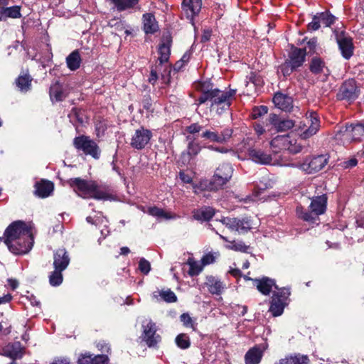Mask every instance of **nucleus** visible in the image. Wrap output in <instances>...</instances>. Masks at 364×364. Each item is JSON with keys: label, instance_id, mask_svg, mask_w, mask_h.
<instances>
[{"label": "nucleus", "instance_id": "nucleus-27", "mask_svg": "<svg viewBox=\"0 0 364 364\" xmlns=\"http://www.w3.org/2000/svg\"><path fill=\"white\" fill-rule=\"evenodd\" d=\"M309 356L301 353H291L279 359L274 364H309Z\"/></svg>", "mask_w": 364, "mask_h": 364}, {"label": "nucleus", "instance_id": "nucleus-12", "mask_svg": "<svg viewBox=\"0 0 364 364\" xmlns=\"http://www.w3.org/2000/svg\"><path fill=\"white\" fill-rule=\"evenodd\" d=\"M271 147L274 149V152L281 150H288L291 153H298L301 151V146L293 145L289 135H278L270 141Z\"/></svg>", "mask_w": 364, "mask_h": 364}, {"label": "nucleus", "instance_id": "nucleus-62", "mask_svg": "<svg viewBox=\"0 0 364 364\" xmlns=\"http://www.w3.org/2000/svg\"><path fill=\"white\" fill-rule=\"evenodd\" d=\"M158 80L157 72L154 69H151L150 76L149 77V82L152 85H154Z\"/></svg>", "mask_w": 364, "mask_h": 364}, {"label": "nucleus", "instance_id": "nucleus-57", "mask_svg": "<svg viewBox=\"0 0 364 364\" xmlns=\"http://www.w3.org/2000/svg\"><path fill=\"white\" fill-rule=\"evenodd\" d=\"M78 364H94L91 355H84L78 359Z\"/></svg>", "mask_w": 364, "mask_h": 364}, {"label": "nucleus", "instance_id": "nucleus-41", "mask_svg": "<svg viewBox=\"0 0 364 364\" xmlns=\"http://www.w3.org/2000/svg\"><path fill=\"white\" fill-rule=\"evenodd\" d=\"M147 213L150 215L156 217L159 219L163 218V219H166V220H169V219H173V218H176L175 215H172L171 213H167V212L164 211L163 209L159 208L156 206L149 207L148 208Z\"/></svg>", "mask_w": 364, "mask_h": 364}, {"label": "nucleus", "instance_id": "nucleus-6", "mask_svg": "<svg viewBox=\"0 0 364 364\" xmlns=\"http://www.w3.org/2000/svg\"><path fill=\"white\" fill-rule=\"evenodd\" d=\"M328 162V156L321 154L306 158L302 163H299L296 167L306 173L311 174L323 169Z\"/></svg>", "mask_w": 364, "mask_h": 364}, {"label": "nucleus", "instance_id": "nucleus-18", "mask_svg": "<svg viewBox=\"0 0 364 364\" xmlns=\"http://www.w3.org/2000/svg\"><path fill=\"white\" fill-rule=\"evenodd\" d=\"M225 91L219 89L210 90V102L211 107L215 109V106H221L222 109H227L230 107L231 103L228 100Z\"/></svg>", "mask_w": 364, "mask_h": 364}, {"label": "nucleus", "instance_id": "nucleus-26", "mask_svg": "<svg viewBox=\"0 0 364 364\" xmlns=\"http://www.w3.org/2000/svg\"><path fill=\"white\" fill-rule=\"evenodd\" d=\"M273 102L277 108L285 112H289L293 107L292 98L280 92L274 95Z\"/></svg>", "mask_w": 364, "mask_h": 364}, {"label": "nucleus", "instance_id": "nucleus-17", "mask_svg": "<svg viewBox=\"0 0 364 364\" xmlns=\"http://www.w3.org/2000/svg\"><path fill=\"white\" fill-rule=\"evenodd\" d=\"M201 7L202 0H182V11L192 25L194 24V17L199 14Z\"/></svg>", "mask_w": 364, "mask_h": 364}, {"label": "nucleus", "instance_id": "nucleus-36", "mask_svg": "<svg viewBox=\"0 0 364 364\" xmlns=\"http://www.w3.org/2000/svg\"><path fill=\"white\" fill-rule=\"evenodd\" d=\"M214 210L210 207H204L193 211V218L200 221H208L214 215Z\"/></svg>", "mask_w": 364, "mask_h": 364}, {"label": "nucleus", "instance_id": "nucleus-59", "mask_svg": "<svg viewBox=\"0 0 364 364\" xmlns=\"http://www.w3.org/2000/svg\"><path fill=\"white\" fill-rule=\"evenodd\" d=\"M98 349L102 353H109L110 347L105 341H100L97 345Z\"/></svg>", "mask_w": 364, "mask_h": 364}, {"label": "nucleus", "instance_id": "nucleus-51", "mask_svg": "<svg viewBox=\"0 0 364 364\" xmlns=\"http://www.w3.org/2000/svg\"><path fill=\"white\" fill-rule=\"evenodd\" d=\"M216 257H217L216 253L213 254V253L209 252V253L205 255L202 257L200 262L203 263V266L210 264H213V262H215Z\"/></svg>", "mask_w": 364, "mask_h": 364}, {"label": "nucleus", "instance_id": "nucleus-37", "mask_svg": "<svg viewBox=\"0 0 364 364\" xmlns=\"http://www.w3.org/2000/svg\"><path fill=\"white\" fill-rule=\"evenodd\" d=\"M32 78L28 74L20 75L16 80V85L21 92H26L31 90Z\"/></svg>", "mask_w": 364, "mask_h": 364}, {"label": "nucleus", "instance_id": "nucleus-43", "mask_svg": "<svg viewBox=\"0 0 364 364\" xmlns=\"http://www.w3.org/2000/svg\"><path fill=\"white\" fill-rule=\"evenodd\" d=\"M187 264L190 267L188 274L191 277L198 275L202 272L204 267L201 262L196 261L193 258H189Z\"/></svg>", "mask_w": 364, "mask_h": 364}, {"label": "nucleus", "instance_id": "nucleus-9", "mask_svg": "<svg viewBox=\"0 0 364 364\" xmlns=\"http://www.w3.org/2000/svg\"><path fill=\"white\" fill-rule=\"evenodd\" d=\"M335 37L342 56L350 59L354 52L353 38L344 31H335Z\"/></svg>", "mask_w": 364, "mask_h": 364}, {"label": "nucleus", "instance_id": "nucleus-31", "mask_svg": "<svg viewBox=\"0 0 364 364\" xmlns=\"http://www.w3.org/2000/svg\"><path fill=\"white\" fill-rule=\"evenodd\" d=\"M171 41L170 38L167 37L163 38L161 43H160L159 46L158 52L160 55L159 58L160 65L167 62L169 59L171 54Z\"/></svg>", "mask_w": 364, "mask_h": 364}, {"label": "nucleus", "instance_id": "nucleus-4", "mask_svg": "<svg viewBox=\"0 0 364 364\" xmlns=\"http://www.w3.org/2000/svg\"><path fill=\"white\" fill-rule=\"evenodd\" d=\"M306 48H292L288 58L281 65V71L284 76L290 75L294 71L302 66L305 61Z\"/></svg>", "mask_w": 364, "mask_h": 364}, {"label": "nucleus", "instance_id": "nucleus-5", "mask_svg": "<svg viewBox=\"0 0 364 364\" xmlns=\"http://www.w3.org/2000/svg\"><path fill=\"white\" fill-rule=\"evenodd\" d=\"M73 146L77 150L82 151L85 155H90L95 159L100 156V149L97 143L85 135L78 136L73 139Z\"/></svg>", "mask_w": 364, "mask_h": 364}, {"label": "nucleus", "instance_id": "nucleus-30", "mask_svg": "<svg viewBox=\"0 0 364 364\" xmlns=\"http://www.w3.org/2000/svg\"><path fill=\"white\" fill-rule=\"evenodd\" d=\"M205 285L208 291L212 294L220 295L224 289L223 282L217 277L208 276L206 278Z\"/></svg>", "mask_w": 364, "mask_h": 364}, {"label": "nucleus", "instance_id": "nucleus-11", "mask_svg": "<svg viewBox=\"0 0 364 364\" xmlns=\"http://www.w3.org/2000/svg\"><path fill=\"white\" fill-rule=\"evenodd\" d=\"M151 137V132L141 127L134 131L129 144L132 148L141 150L149 143Z\"/></svg>", "mask_w": 364, "mask_h": 364}, {"label": "nucleus", "instance_id": "nucleus-47", "mask_svg": "<svg viewBox=\"0 0 364 364\" xmlns=\"http://www.w3.org/2000/svg\"><path fill=\"white\" fill-rule=\"evenodd\" d=\"M63 270L55 269L49 275V283L53 287L59 286L63 282Z\"/></svg>", "mask_w": 364, "mask_h": 364}, {"label": "nucleus", "instance_id": "nucleus-13", "mask_svg": "<svg viewBox=\"0 0 364 364\" xmlns=\"http://www.w3.org/2000/svg\"><path fill=\"white\" fill-rule=\"evenodd\" d=\"M358 96V90L354 80H346L340 87L337 93V99L339 100H355Z\"/></svg>", "mask_w": 364, "mask_h": 364}, {"label": "nucleus", "instance_id": "nucleus-55", "mask_svg": "<svg viewBox=\"0 0 364 364\" xmlns=\"http://www.w3.org/2000/svg\"><path fill=\"white\" fill-rule=\"evenodd\" d=\"M94 364H108L109 358L106 355H97L92 357Z\"/></svg>", "mask_w": 364, "mask_h": 364}, {"label": "nucleus", "instance_id": "nucleus-14", "mask_svg": "<svg viewBox=\"0 0 364 364\" xmlns=\"http://www.w3.org/2000/svg\"><path fill=\"white\" fill-rule=\"evenodd\" d=\"M343 138L348 141H361L364 138V121L346 125L341 129Z\"/></svg>", "mask_w": 364, "mask_h": 364}, {"label": "nucleus", "instance_id": "nucleus-35", "mask_svg": "<svg viewBox=\"0 0 364 364\" xmlns=\"http://www.w3.org/2000/svg\"><path fill=\"white\" fill-rule=\"evenodd\" d=\"M21 9L18 6L11 7L0 8V21H5L7 18H19L21 17Z\"/></svg>", "mask_w": 364, "mask_h": 364}, {"label": "nucleus", "instance_id": "nucleus-21", "mask_svg": "<svg viewBox=\"0 0 364 364\" xmlns=\"http://www.w3.org/2000/svg\"><path fill=\"white\" fill-rule=\"evenodd\" d=\"M269 121L277 132H286L295 127L294 121L279 117L275 114L269 115Z\"/></svg>", "mask_w": 364, "mask_h": 364}, {"label": "nucleus", "instance_id": "nucleus-22", "mask_svg": "<svg viewBox=\"0 0 364 364\" xmlns=\"http://www.w3.org/2000/svg\"><path fill=\"white\" fill-rule=\"evenodd\" d=\"M248 156L252 161L259 164L269 165L273 164L272 155L260 149H249Z\"/></svg>", "mask_w": 364, "mask_h": 364}, {"label": "nucleus", "instance_id": "nucleus-56", "mask_svg": "<svg viewBox=\"0 0 364 364\" xmlns=\"http://www.w3.org/2000/svg\"><path fill=\"white\" fill-rule=\"evenodd\" d=\"M187 132L190 134H196L203 132V127L198 123H193L186 127Z\"/></svg>", "mask_w": 364, "mask_h": 364}, {"label": "nucleus", "instance_id": "nucleus-10", "mask_svg": "<svg viewBox=\"0 0 364 364\" xmlns=\"http://www.w3.org/2000/svg\"><path fill=\"white\" fill-rule=\"evenodd\" d=\"M232 134V130L229 128L223 129L220 132L211 129L203 131L200 137L209 142L225 144L230 139Z\"/></svg>", "mask_w": 364, "mask_h": 364}, {"label": "nucleus", "instance_id": "nucleus-52", "mask_svg": "<svg viewBox=\"0 0 364 364\" xmlns=\"http://www.w3.org/2000/svg\"><path fill=\"white\" fill-rule=\"evenodd\" d=\"M200 149H201V147L200 146V145L198 143H195V142L192 141L188 144V154H190V155H193V156L197 155L200 152Z\"/></svg>", "mask_w": 364, "mask_h": 364}, {"label": "nucleus", "instance_id": "nucleus-7", "mask_svg": "<svg viewBox=\"0 0 364 364\" xmlns=\"http://www.w3.org/2000/svg\"><path fill=\"white\" fill-rule=\"evenodd\" d=\"M221 223L231 230L237 231L240 233H246L253 228L254 223L251 217L228 218L223 217Z\"/></svg>", "mask_w": 364, "mask_h": 364}, {"label": "nucleus", "instance_id": "nucleus-39", "mask_svg": "<svg viewBox=\"0 0 364 364\" xmlns=\"http://www.w3.org/2000/svg\"><path fill=\"white\" fill-rule=\"evenodd\" d=\"M228 181L229 180H225L224 177L215 173L207 187L210 191H218L222 188Z\"/></svg>", "mask_w": 364, "mask_h": 364}, {"label": "nucleus", "instance_id": "nucleus-58", "mask_svg": "<svg viewBox=\"0 0 364 364\" xmlns=\"http://www.w3.org/2000/svg\"><path fill=\"white\" fill-rule=\"evenodd\" d=\"M357 164H358L357 159L355 158H353L348 161H343L342 164V166L344 168H350L355 166L357 165Z\"/></svg>", "mask_w": 364, "mask_h": 364}, {"label": "nucleus", "instance_id": "nucleus-15", "mask_svg": "<svg viewBox=\"0 0 364 364\" xmlns=\"http://www.w3.org/2000/svg\"><path fill=\"white\" fill-rule=\"evenodd\" d=\"M14 240L15 242L12 243L14 245V247H11V243H4L9 251L14 255H24L29 252L32 249L34 242L33 236L30 237L29 239L28 237H26V239L21 237L20 239L18 238Z\"/></svg>", "mask_w": 364, "mask_h": 364}, {"label": "nucleus", "instance_id": "nucleus-44", "mask_svg": "<svg viewBox=\"0 0 364 364\" xmlns=\"http://www.w3.org/2000/svg\"><path fill=\"white\" fill-rule=\"evenodd\" d=\"M215 173L224 177L225 180L230 181L233 173V168L230 164L223 163L216 168Z\"/></svg>", "mask_w": 364, "mask_h": 364}, {"label": "nucleus", "instance_id": "nucleus-34", "mask_svg": "<svg viewBox=\"0 0 364 364\" xmlns=\"http://www.w3.org/2000/svg\"><path fill=\"white\" fill-rule=\"evenodd\" d=\"M82 59L78 50H75L66 58L67 67L72 71L77 70L80 67Z\"/></svg>", "mask_w": 364, "mask_h": 364}, {"label": "nucleus", "instance_id": "nucleus-61", "mask_svg": "<svg viewBox=\"0 0 364 364\" xmlns=\"http://www.w3.org/2000/svg\"><path fill=\"white\" fill-rule=\"evenodd\" d=\"M316 43H317V41L315 38H312V39L309 40L307 42V47L305 48L306 50L308 48L309 52H314V50L316 46Z\"/></svg>", "mask_w": 364, "mask_h": 364}, {"label": "nucleus", "instance_id": "nucleus-63", "mask_svg": "<svg viewBox=\"0 0 364 364\" xmlns=\"http://www.w3.org/2000/svg\"><path fill=\"white\" fill-rule=\"evenodd\" d=\"M50 364H70V360L68 358H58Z\"/></svg>", "mask_w": 364, "mask_h": 364}, {"label": "nucleus", "instance_id": "nucleus-3", "mask_svg": "<svg viewBox=\"0 0 364 364\" xmlns=\"http://www.w3.org/2000/svg\"><path fill=\"white\" fill-rule=\"evenodd\" d=\"M31 236H33V233L31 226L21 220L14 221L11 223L4 234V242L9 243L15 242L14 240L18 238L24 237L26 239L28 237L29 239ZM11 245V247L14 246L13 244Z\"/></svg>", "mask_w": 364, "mask_h": 364}, {"label": "nucleus", "instance_id": "nucleus-19", "mask_svg": "<svg viewBox=\"0 0 364 364\" xmlns=\"http://www.w3.org/2000/svg\"><path fill=\"white\" fill-rule=\"evenodd\" d=\"M309 70L314 75H320L322 81H325L331 74L325 62L318 57H314L311 59Z\"/></svg>", "mask_w": 364, "mask_h": 364}, {"label": "nucleus", "instance_id": "nucleus-29", "mask_svg": "<svg viewBox=\"0 0 364 364\" xmlns=\"http://www.w3.org/2000/svg\"><path fill=\"white\" fill-rule=\"evenodd\" d=\"M54 186L50 181L42 180L35 184L34 194L40 198H46L53 191Z\"/></svg>", "mask_w": 364, "mask_h": 364}, {"label": "nucleus", "instance_id": "nucleus-40", "mask_svg": "<svg viewBox=\"0 0 364 364\" xmlns=\"http://www.w3.org/2000/svg\"><path fill=\"white\" fill-rule=\"evenodd\" d=\"M220 237L225 242H228L229 244L226 245V247L229 250L240 251L242 252H246L249 248V246L246 245L242 241H229L226 237L220 235Z\"/></svg>", "mask_w": 364, "mask_h": 364}, {"label": "nucleus", "instance_id": "nucleus-64", "mask_svg": "<svg viewBox=\"0 0 364 364\" xmlns=\"http://www.w3.org/2000/svg\"><path fill=\"white\" fill-rule=\"evenodd\" d=\"M12 299V296L11 294H4L3 296H0V305L9 303Z\"/></svg>", "mask_w": 364, "mask_h": 364}, {"label": "nucleus", "instance_id": "nucleus-16", "mask_svg": "<svg viewBox=\"0 0 364 364\" xmlns=\"http://www.w3.org/2000/svg\"><path fill=\"white\" fill-rule=\"evenodd\" d=\"M142 341L149 347H155L161 341L159 335L156 334V326L152 321H149L146 324H143Z\"/></svg>", "mask_w": 364, "mask_h": 364}, {"label": "nucleus", "instance_id": "nucleus-32", "mask_svg": "<svg viewBox=\"0 0 364 364\" xmlns=\"http://www.w3.org/2000/svg\"><path fill=\"white\" fill-rule=\"evenodd\" d=\"M143 28L146 33L153 34L157 31L159 26L153 14L148 13L143 15Z\"/></svg>", "mask_w": 364, "mask_h": 364}, {"label": "nucleus", "instance_id": "nucleus-20", "mask_svg": "<svg viewBox=\"0 0 364 364\" xmlns=\"http://www.w3.org/2000/svg\"><path fill=\"white\" fill-rule=\"evenodd\" d=\"M1 355L12 360L21 359L24 355V348L19 341L6 345L3 349Z\"/></svg>", "mask_w": 364, "mask_h": 364}, {"label": "nucleus", "instance_id": "nucleus-42", "mask_svg": "<svg viewBox=\"0 0 364 364\" xmlns=\"http://www.w3.org/2000/svg\"><path fill=\"white\" fill-rule=\"evenodd\" d=\"M111 1L119 11L132 9L139 3V0H111Z\"/></svg>", "mask_w": 364, "mask_h": 364}, {"label": "nucleus", "instance_id": "nucleus-60", "mask_svg": "<svg viewBox=\"0 0 364 364\" xmlns=\"http://www.w3.org/2000/svg\"><path fill=\"white\" fill-rule=\"evenodd\" d=\"M207 101H210V90L207 91H203L198 98L199 104H203Z\"/></svg>", "mask_w": 364, "mask_h": 364}, {"label": "nucleus", "instance_id": "nucleus-2", "mask_svg": "<svg viewBox=\"0 0 364 364\" xmlns=\"http://www.w3.org/2000/svg\"><path fill=\"white\" fill-rule=\"evenodd\" d=\"M327 205V197L325 194L313 197L309 205V211L301 206L296 208L297 216L301 220L316 223L318 220V216L325 213Z\"/></svg>", "mask_w": 364, "mask_h": 364}, {"label": "nucleus", "instance_id": "nucleus-24", "mask_svg": "<svg viewBox=\"0 0 364 364\" xmlns=\"http://www.w3.org/2000/svg\"><path fill=\"white\" fill-rule=\"evenodd\" d=\"M286 293H281V294H274L269 307V311L274 316H279L282 314L284 309Z\"/></svg>", "mask_w": 364, "mask_h": 364}, {"label": "nucleus", "instance_id": "nucleus-28", "mask_svg": "<svg viewBox=\"0 0 364 364\" xmlns=\"http://www.w3.org/2000/svg\"><path fill=\"white\" fill-rule=\"evenodd\" d=\"M252 282L257 287L258 291L264 295H269L273 287L276 289L278 288L275 284L274 280L267 277H263L261 279H252Z\"/></svg>", "mask_w": 364, "mask_h": 364}, {"label": "nucleus", "instance_id": "nucleus-8", "mask_svg": "<svg viewBox=\"0 0 364 364\" xmlns=\"http://www.w3.org/2000/svg\"><path fill=\"white\" fill-rule=\"evenodd\" d=\"M306 117L307 123L309 124V127L306 128V124L301 122L296 129L298 134L303 139H307L314 136L317 133L320 128V121L318 114L316 112H311L307 113Z\"/></svg>", "mask_w": 364, "mask_h": 364}, {"label": "nucleus", "instance_id": "nucleus-1", "mask_svg": "<svg viewBox=\"0 0 364 364\" xmlns=\"http://www.w3.org/2000/svg\"><path fill=\"white\" fill-rule=\"evenodd\" d=\"M69 184L79 196L85 199L109 200L112 198L110 189L107 186L99 184L94 181L73 178L69 180Z\"/></svg>", "mask_w": 364, "mask_h": 364}, {"label": "nucleus", "instance_id": "nucleus-48", "mask_svg": "<svg viewBox=\"0 0 364 364\" xmlns=\"http://www.w3.org/2000/svg\"><path fill=\"white\" fill-rule=\"evenodd\" d=\"M177 346L181 349H187L191 346L188 336L186 333H180L175 339Z\"/></svg>", "mask_w": 364, "mask_h": 364}, {"label": "nucleus", "instance_id": "nucleus-33", "mask_svg": "<svg viewBox=\"0 0 364 364\" xmlns=\"http://www.w3.org/2000/svg\"><path fill=\"white\" fill-rule=\"evenodd\" d=\"M263 355L262 350L257 346L250 348L245 355V364H259Z\"/></svg>", "mask_w": 364, "mask_h": 364}, {"label": "nucleus", "instance_id": "nucleus-23", "mask_svg": "<svg viewBox=\"0 0 364 364\" xmlns=\"http://www.w3.org/2000/svg\"><path fill=\"white\" fill-rule=\"evenodd\" d=\"M50 98L53 102H61L68 95V89L59 81L53 83L50 87Z\"/></svg>", "mask_w": 364, "mask_h": 364}, {"label": "nucleus", "instance_id": "nucleus-50", "mask_svg": "<svg viewBox=\"0 0 364 364\" xmlns=\"http://www.w3.org/2000/svg\"><path fill=\"white\" fill-rule=\"evenodd\" d=\"M139 269L144 274H147L151 270V264L149 261L141 258L139 262Z\"/></svg>", "mask_w": 364, "mask_h": 364}, {"label": "nucleus", "instance_id": "nucleus-38", "mask_svg": "<svg viewBox=\"0 0 364 364\" xmlns=\"http://www.w3.org/2000/svg\"><path fill=\"white\" fill-rule=\"evenodd\" d=\"M159 296H160L163 301L168 303L176 302L177 301V296L175 293L169 289L167 290H158L153 292V297L154 299H158Z\"/></svg>", "mask_w": 364, "mask_h": 364}, {"label": "nucleus", "instance_id": "nucleus-46", "mask_svg": "<svg viewBox=\"0 0 364 364\" xmlns=\"http://www.w3.org/2000/svg\"><path fill=\"white\" fill-rule=\"evenodd\" d=\"M321 26L328 27L335 21V17L328 12H322L316 14Z\"/></svg>", "mask_w": 364, "mask_h": 364}, {"label": "nucleus", "instance_id": "nucleus-53", "mask_svg": "<svg viewBox=\"0 0 364 364\" xmlns=\"http://www.w3.org/2000/svg\"><path fill=\"white\" fill-rule=\"evenodd\" d=\"M268 109L266 106L255 107L252 111V117L256 119L267 113Z\"/></svg>", "mask_w": 364, "mask_h": 364}, {"label": "nucleus", "instance_id": "nucleus-25", "mask_svg": "<svg viewBox=\"0 0 364 364\" xmlns=\"http://www.w3.org/2000/svg\"><path fill=\"white\" fill-rule=\"evenodd\" d=\"M70 263V257L65 249H58L54 252L53 267L55 269L64 271Z\"/></svg>", "mask_w": 364, "mask_h": 364}, {"label": "nucleus", "instance_id": "nucleus-54", "mask_svg": "<svg viewBox=\"0 0 364 364\" xmlns=\"http://www.w3.org/2000/svg\"><path fill=\"white\" fill-rule=\"evenodd\" d=\"M320 21L316 15L313 17L312 21L308 24V30L314 31L321 27Z\"/></svg>", "mask_w": 364, "mask_h": 364}, {"label": "nucleus", "instance_id": "nucleus-49", "mask_svg": "<svg viewBox=\"0 0 364 364\" xmlns=\"http://www.w3.org/2000/svg\"><path fill=\"white\" fill-rule=\"evenodd\" d=\"M180 319L186 327H190L193 330H196L197 323L193 320L188 314H182L180 316Z\"/></svg>", "mask_w": 364, "mask_h": 364}, {"label": "nucleus", "instance_id": "nucleus-45", "mask_svg": "<svg viewBox=\"0 0 364 364\" xmlns=\"http://www.w3.org/2000/svg\"><path fill=\"white\" fill-rule=\"evenodd\" d=\"M247 87H250V90H255L256 87L260 86L262 84L261 77L255 73H251L247 76L245 81Z\"/></svg>", "mask_w": 364, "mask_h": 364}]
</instances>
